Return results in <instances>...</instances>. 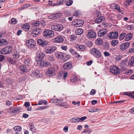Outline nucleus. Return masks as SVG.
<instances>
[{
  "instance_id": "f257e3e1",
  "label": "nucleus",
  "mask_w": 134,
  "mask_h": 134,
  "mask_svg": "<svg viewBox=\"0 0 134 134\" xmlns=\"http://www.w3.org/2000/svg\"><path fill=\"white\" fill-rule=\"evenodd\" d=\"M90 53L95 57L99 58L102 56V54L100 51L97 48H94L91 50Z\"/></svg>"
},
{
  "instance_id": "f03ea898",
  "label": "nucleus",
  "mask_w": 134,
  "mask_h": 134,
  "mask_svg": "<svg viewBox=\"0 0 134 134\" xmlns=\"http://www.w3.org/2000/svg\"><path fill=\"white\" fill-rule=\"evenodd\" d=\"M12 50V47L9 46L2 48L0 51V53L3 54H9L11 53Z\"/></svg>"
},
{
  "instance_id": "7ed1b4c3",
  "label": "nucleus",
  "mask_w": 134,
  "mask_h": 134,
  "mask_svg": "<svg viewBox=\"0 0 134 134\" xmlns=\"http://www.w3.org/2000/svg\"><path fill=\"white\" fill-rule=\"evenodd\" d=\"M110 72L114 75L119 74L120 72V69L115 66H111L110 68Z\"/></svg>"
},
{
  "instance_id": "20e7f679",
  "label": "nucleus",
  "mask_w": 134,
  "mask_h": 134,
  "mask_svg": "<svg viewBox=\"0 0 134 134\" xmlns=\"http://www.w3.org/2000/svg\"><path fill=\"white\" fill-rule=\"evenodd\" d=\"M55 55L57 58L62 59L65 61H67L68 60V59L66 57L67 55L65 54L62 52H59L56 53L55 54Z\"/></svg>"
},
{
  "instance_id": "39448f33",
  "label": "nucleus",
  "mask_w": 134,
  "mask_h": 134,
  "mask_svg": "<svg viewBox=\"0 0 134 134\" xmlns=\"http://www.w3.org/2000/svg\"><path fill=\"white\" fill-rule=\"evenodd\" d=\"M43 36L46 37H53L54 36V33L51 30L45 29L43 32Z\"/></svg>"
},
{
  "instance_id": "423d86ee",
  "label": "nucleus",
  "mask_w": 134,
  "mask_h": 134,
  "mask_svg": "<svg viewBox=\"0 0 134 134\" xmlns=\"http://www.w3.org/2000/svg\"><path fill=\"white\" fill-rule=\"evenodd\" d=\"M26 44L28 48H32L35 47L36 43L34 40L30 39L27 41Z\"/></svg>"
},
{
  "instance_id": "0eeeda50",
  "label": "nucleus",
  "mask_w": 134,
  "mask_h": 134,
  "mask_svg": "<svg viewBox=\"0 0 134 134\" xmlns=\"http://www.w3.org/2000/svg\"><path fill=\"white\" fill-rule=\"evenodd\" d=\"M55 70L54 67H51L49 68L46 72L47 76L48 77H51L54 75Z\"/></svg>"
},
{
  "instance_id": "6e6552de",
  "label": "nucleus",
  "mask_w": 134,
  "mask_h": 134,
  "mask_svg": "<svg viewBox=\"0 0 134 134\" xmlns=\"http://www.w3.org/2000/svg\"><path fill=\"white\" fill-rule=\"evenodd\" d=\"M96 35V33L91 30L88 31L86 37L89 39H91L95 37Z\"/></svg>"
},
{
  "instance_id": "1a4fd4ad",
  "label": "nucleus",
  "mask_w": 134,
  "mask_h": 134,
  "mask_svg": "<svg viewBox=\"0 0 134 134\" xmlns=\"http://www.w3.org/2000/svg\"><path fill=\"white\" fill-rule=\"evenodd\" d=\"M63 28V26L61 24H56L55 25H52L51 26L52 29L59 31H61Z\"/></svg>"
},
{
  "instance_id": "9d476101",
  "label": "nucleus",
  "mask_w": 134,
  "mask_h": 134,
  "mask_svg": "<svg viewBox=\"0 0 134 134\" xmlns=\"http://www.w3.org/2000/svg\"><path fill=\"white\" fill-rule=\"evenodd\" d=\"M56 49L57 48L54 46H48L46 48L45 51L46 53H50L54 52Z\"/></svg>"
},
{
  "instance_id": "9b49d317",
  "label": "nucleus",
  "mask_w": 134,
  "mask_h": 134,
  "mask_svg": "<svg viewBox=\"0 0 134 134\" xmlns=\"http://www.w3.org/2000/svg\"><path fill=\"white\" fill-rule=\"evenodd\" d=\"M118 31L111 32L109 34L108 37L111 39L116 38L118 36Z\"/></svg>"
},
{
  "instance_id": "f8f14e48",
  "label": "nucleus",
  "mask_w": 134,
  "mask_h": 134,
  "mask_svg": "<svg viewBox=\"0 0 134 134\" xmlns=\"http://www.w3.org/2000/svg\"><path fill=\"white\" fill-rule=\"evenodd\" d=\"M45 56V54L43 52L38 51L37 52L36 60H42Z\"/></svg>"
},
{
  "instance_id": "ddd939ff",
  "label": "nucleus",
  "mask_w": 134,
  "mask_h": 134,
  "mask_svg": "<svg viewBox=\"0 0 134 134\" xmlns=\"http://www.w3.org/2000/svg\"><path fill=\"white\" fill-rule=\"evenodd\" d=\"M130 45V43L126 42L121 44L120 46V49L122 51L125 50L128 48Z\"/></svg>"
},
{
  "instance_id": "4468645a",
  "label": "nucleus",
  "mask_w": 134,
  "mask_h": 134,
  "mask_svg": "<svg viewBox=\"0 0 134 134\" xmlns=\"http://www.w3.org/2000/svg\"><path fill=\"white\" fill-rule=\"evenodd\" d=\"M37 43L43 47H45L48 44V42L47 41L42 40L41 39H38Z\"/></svg>"
},
{
  "instance_id": "2eb2a0df",
  "label": "nucleus",
  "mask_w": 134,
  "mask_h": 134,
  "mask_svg": "<svg viewBox=\"0 0 134 134\" xmlns=\"http://www.w3.org/2000/svg\"><path fill=\"white\" fill-rule=\"evenodd\" d=\"M83 23L84 22L83 20H78L74 22V25L75 27H79L82 26Z\"/></svg>"
},
{
  "instance_id": "dca6fc26",
  "label": "nucleus",
  "mask_w": 134,
  "mask_h": 134,
  "mask_svg": "<svg viewBox=\"0 0 134 134\" xmlns=\"http://www.w3.org/2000/svg\"><path fill=\"white\" fill-rule=\"evenodd\" d=\"M72 64L70 62L66 63L63 65V68L64 69L66 70L70 69L72 68Z\"/></svg>"
},
{
  "instance_id": "f3484780",
  "label": "nucleus",
  "mask_w": 134,
  "mask_h": 134,
  "mask_svg": "<svg viewBox=\"0 0 134 134\" xmlns=\"http://www.w3.org/2000/svg\"><path fill=\"white\" fill-rule=\"evenodd\" d=\"M107 32V29H102L99 31L98 34L99 36L101 37L104 36Z\"/></svg>"
},
{
  "instance_id": "a211bd4d",
  "label": "nucleus",
  "mask_w": 134,
  "mask_h": 134,
  "mask_svg": "<svg viewBox=\"0 0 134 134\" xmlns=\"http://www.w3.org/2000/svg\"><path fill=\"white\" fill-rule=\"evenodd\" d=\"M105 18L103 16L100 17H97L95 19V22L97 23H100L104 21L105 20Z\"/></svg>"
},
{
  "instance_id": "6ab92c4d",
  "label": "nucleus",
  "mask_w": 134,
  "mask_h": 134,
  "mask_svg": "<svg viewBox=\"0 0 134 134\" xmlns=\"http://www.w3.org/2000/svg\"><path fill=\"white\" fill-rule=\"evenodd\" d=\"M8 43L7 40L4 39H0V46H2L8 44Z\"/></svg>"
},
{
  "instance_id": "aec40b11",
  "label": "nucleus",
  "mask_w": 134,
  "mask_h": 134,
  "mask_svg": "<svg viewBox=\"0 0 134 134\" xmlns=\"http://www.w3.org/2000/svg\"><path fill=\"white\" fill-rule=\"evenodd\" d=\"M75 48L77 49L84 51L85 48V47L83 45H79L77 44L75 46Z\"/></svg>"
},
{
  "instance_id": "412c9836",
  "label": "nucleus",
  "mask_w": 134,
  "mask_h": 134,
  "mask_svg": "<svg viewBox=\"0 0 134 134\" xmlns=\"http://www.w3.org/2000/svg\"><path fill=\"white\" fill-rule=\"evenodd\" d=\"M110 7L112 9L118 10L119 11V12H121V10L120 9V7L116 4H112L111 5Z\"/></svg>"
},
{
  "instance_id": "4be33fe9",
  "label": "nucleus",
  "mask_w": 134,
  "mask_h": 134,
  "mask_svg": "<svg viewBox=\"0 0 134 134\" xmlns=\"http://www.w3.org/2000/svg\"><path fill=\"white\" fill-rule=\"evenodd\" d=\"M10 109L11 110L10 112L14 113H17L20 111L19 109L18 108L14 107L11 108Z\"/></svg>"
},
{
  "instance_id": "5701e85b",
  "label": "nucleus",
  "mask_w": 134,
  "mask_h": 134,
  "mask_svg": "<svg viewBox=\"0 0 134 134\" xmlns=\"http://www.w3.org/2000/svg\"><path fill=\"white\" fill-rule=\"evenodd\" d=\"M55 42H62L64 40L63 38L61 36H58L57 37L54 39Z\"/></svg>"
},
{
  "instance_id": "b1692460",
  "label": "nucleus",
  "mask_w": 134,
  "mask_h": 134,
  "mask_svg": "<svg viewBox=\"0 0 134 134\" xmlns=\"http://www.w3.org/2000/svg\"><path fill=\"white\" fill-rule=\"evenodd\" d=\"M22 27L24 29V31H27L29 30L30 26V25L28 23H26L22 25Z\"/></svg>"
},
{
  "instance_id": "393cba45",
  "label": "nucleus",
  "mask_w": 134,
  "mask_h": 134,
  "mask_svg": "<svg viewBox=\"0 0 134 134\" xmlns=\"http://www.w3.org/2000/svg\"><path fill=\"white\" fill-rule=\"evenodd\" d=\"M59 106L64 107L65 108H68L70 107V105L66 102H63L58 105Z\"/></svg>"
},
{
  "instance_id": "a878e982",
  "label": "nucleus",
  "mask_w": 134,
  "mask_h": 134,
  "mask_svg": "<svg viewBox=\"0 0 134 134\" xmlns=\"http://www.w3.org/2000/svg\"><path fill=\"white\" fill-rule=\"evenodd\" d=\"M40 29L38 27H37L33 30L32 33L36 36L38 35L40 33Z\"/></svg>"
},
{
  "instance_id": "bb28decb",
  "label": "nucleus",
  "mask_w": 134,
  "mask_h": 134,
  "mask_svg": "<svg viewBox=\"0 0 134 134\" xmlns=\"http://www.w3.org/2000/svg\"><path fill=\"white\" fill-rule=\"evenodd\" d=\"M83 30L81 29H78L75 31V32L76 35H80L82 34L83 33Z\"/></svg>"
},
{
  "instance_id": "cd10ccee",
  "label": "nucleus",
  "mask_w": 134,
  "mask_h": 134,
  "mask_svg": "<svg viewBox=\"0 0 134 134\" xmlns=\"http://www.w3.org/2000/svg\"><path fill=\"white\" fill-rule=\"evenodd\" d=\"M125 36V40L126 41H128L132 38V34L130 33L127 34Z\"/></svg>"
},
{
  "instance_id": "c85d7f7f",
  "label": "nucleus",
  "mask_w": 134,
  "mask_h": 134,
  "mask_svg": "<svg viewBox=\"0 0 134 134\" xmlns=\"http://www.w3.org/2000/svg\"><path fill=\"white\" fill-rule=\"evenodd\" d=\"M70 121L71 122L73 123H76L80 122L79 118L77 117L73 118L70 119Z\"/></svg>"
},
{
  "instance_id": "c756f323",
  "label": "nucleus",
  "mask_w": 134,
  "mask_h": 134,
  "mask_svg": "<svg viewBox=\"0 0 134 134\" xmlns=\"http://www.w3.org/2000/svg\"><path fill=\"white\" fill-rule=\"evenodd\" d=\"M129 64L130 66H133L134 65V57L132 56L130 58L129 62Z\"/></svg>"
},
{
  "instance_id": "7c9ffc66",
  "label": "nucleus",
  "mask_w": 134,
  "mask_h": 134,
  "mask_svg": "<svg viewBox=\"0 0 134 134\" xmlns=\"http://www.w3.org/2000/svg\"><path fill=\"white\" fill-rule=\"evenodd\" d=\"M7 61L9 63L12 64H15L16 62V60L15 59L10 57L7 58Z\"/></svg>"
},
{
  "instance_id": "2f4dec72",
  "label": "nucleus",
  "mask_w": 134,
  "mask_h": 134,
  "mask_svg": "<svg viewBox=\"0 0 134 134\" xmlns=\"http://www.w3.org/2000/svg\"><path fill=\"white\" fill-rule=\"evenodd\" d=\"M20 70L21 71V72H26L27 70L26 68L24 65H21L20 67Z\"/></svg>"
},
{
  "instance_id": "473e14b6",
  "label": "nucleus",
  "mask_w": 134,
  "mask_h": 134,
  "mask_svg": "<svg viewBox=\"0 0 134 134\" xmlns=\"http://www.w3.org/2000/svg\"><path fill=\"white\" fill-rule=\"evenodd\" d=\"M30 130L33 132H35L36 131V130L33 124H31L29 127Z\"/></svg>"
},
{
  "instance_id": "72a5a7b5",
  "label": "nucleus",
  "mask_w": 134,
  "mask_h": 134,
  "mask_svg": "<svg viewBox=\"0 0 134 134\" xmlns=\"http://www.w3.org/2000/svg\"><path fill=\"white\" fill-rule=\"evenodd\" d=\"M96 43L99 45H101L103 44V41L102 39L98 38L96 41Z\"/></svg>"
},
{
  "instance_id": "f704fd0d",
  "label": "nucleus",
  "mask_w": 134,
  "mask_h": 134,
  "mask_svg": "<svg viewBox=\"0 0 134 134\" xmlns=\"http://www.w3.org/2000/svg\"><path fill=\"white\" fill-rule=\"evenodd\" d=\"M13 130L15 131H20L22 129V128L21 126H17L14 127L13 128Z\"/></svg>"
},
{
  "instance_id": "c9c22d12",
  "label": "nucleus",
  "mask_w": 134,
  "mask_h": 134,
  "mask_svg": "<svg viewBox=\"0 0 134 134\" xmlns=\"http://www.w3.org/2000/svg\"><path fill=\"white\" fill-rule=\"evenodd\" d=\"M40 24V21H37L34 22L32 24V26L34 27V26H39Z\"/></svg>"
},
{
  "instance_id": "e433bc0d",
  "label": "nucleus",
  "mask_w": 134,
  "mask_h": 134,
  "mask_svg": "<svg viewBox=\"0 0 134 134\" xmlns=\"http://www.w3.org/2000/svg\"><path fill=\"white\" fill-rule=\"evenodd\" d=\"M37 62V65L41 66H43V61H42V60H36Z\"/></svg>"
},
{
  "instance_id": "4c0bfd02",
  "label": "nucleus",
  "mask_w": 134,
  "mask_h": 134,
  "mask_svg": "<svg viewBox=\"0 0 134 134\" xmlns=\"http://www.w3.org/2000/svg\"><path fill=\"white\" fill-rule=\"evenodd\" d=\"M25 64L26 66L28 65L30 63V60L29 58H26L24 61Z\"/></svg>"
},
{
  "instance_id": "58836bf2",
  "label": "nucleus",
  "mask_w": 134,
  "mask_h": 134,
  "mask_svg": "<svg viewBox=\"0 0 134 134\" xmlns=\"http://www.w3.org/2000/svg\"><path fill=\"white\" fill-rule=\"evenodd\" d=\"M65 4L68 6H70L73 3V1L72 0H68L66 1Z\"/></svg>"
},
{
  "instance_id": "ea45409f",
  "label": "nucleus",
  "mask_w": 134,
  "mask_h": 134,
  "mask_svg": "<svg viewBox=\"0 0 134 134\" xmlns=\"http://www.w3.org/2000/svg\"><path fill=\"white\" fill-rule=\"evenodd\" d=\"M43 103L44 104V105H46L47 104V102L45 100H40L39 102V103L37 104L38 105H42ZM37 104L35 105H36Z\"/></svg>"
},
{
  "instance_id": "a19ab883",
  "label": "nucleus",
  "mask_w": 134,
  "mask_h": 134,
  "mask_svg": "<svg viewBox=\"0 0 134 134\" xmlns=\"http://www.w3.org/2000/svg\"><path fill=\"white\" fill-rule=\"evenodd\" d=\"M66 1V0H57V5H62Z\"/></svg>"
},
{
  "instance_id": "79ce46f5",
  "label": "nucleus",
  "mask_w": 134,
  "mask_h": 134,
  "mask_svg": "<svg viewBox=\"0 0 134 134\" xmlns=\"http://www.w3.org/2000/svg\"><path fill=\"white\" fill-rule=\"evenodd\" d=\"M125 36L126 34L125 33L121 34L119 36V38L120 40H122Z\"/></svg>"
},
{
  "instance_id": "37998d69",
  "label": "nucleus",
  "mask_w": 134,
  "mask_h": 134,
  "mask_svg": "<svg viewBox=\"0 0 134 134\" xmlns=\"http://www.w3.org/2000/svg\"><path fill=\"white\" fill-rule=\"evenodd\" d=\"M77 78L75 76H74L71 78L70 81L72 83H74L77 81Z\"/></svg>"
},
{
  "instance_id": "c03bdc74",
  "label": "nucleus",
  "mask_w": 134,
  "mask_h": 134,
  "mask_svg": "<svg viewBox=\"0 0 134 134\" xmlns=\"http://www.w3.org/2000/svg\"><path fill=\"white\" fill-rule=\"evenodd\" d=\"M118 41L115 40H113L111 42V43L112 45L113 46H116L118 44Z\"/></svg>"
},
{
  "instance_id": "a18cd8bd",
  "label": "nucleus",
  "mask_w": 134,
  "mask_h": 134,
  "mask_svg": "<svg viewBox=\"0 0 134 134\" xmlns=\"http://www.w3.org/2000/svg\"><path fill=\"white\" fill-rule=\"evenodd\" d=\"M48 60L50 62H52L55 59L53 55H51L48 57Z\"/></svg>"
},
{
  "instance_id": "49530a36",
  "label": "nucleus",
  "mask_w": 134,
  "mask_h": 134,
  "mask_svg": "<svg viewBox=\"0 0 134 134\" xmlns=\"http://www.w3.org/2000/svg\"><path fill=\"white\" fill-rule=\"evenodd\" d=\"M62 14L61 13H57L54 14V17L56 18H59L62 16Z\"/></svg>"
},
{
  "instance_id": "de8ad7c7",
  "label": "nucleus",
  "mask_w": 134,
  "mask_h": 134,
  "mask_svg": "<svg viewBox=\"0 0 134 134\" xmlns=\"http://www.w3.org/2000/svg\"><path fill=\"white\" fill-rule=\"evenodd\" d=\"M30 6V5L29 4H25L21 8V10H23L29 7Z\"/></svg>"
},
{
  "instance_id": "09e8293b",
  "label": "nucleus",
  "mask_w": 134,
  "mask_h": 134,
  "mask_svg": "<svg viewBox=\"0 0 134 134\" xmlns=\"http://www.w3.org/2000/svg\"><path fill=\"white\" fill-rule=\"evenodd\" d=\"M51 65V64L49 62L43 61V66L47 67L50 66Z\"/></svg>"
},
{
  "instance_id": "8fccbe9b",
  "label": "nucleus",
  "mask_w": 134,
  "mask_h": 134,
  "mask_svg": "<svg viewBox=\"0 0 134 134\" xmlns=\"http://www.w3.org/2000/svg\"><path fill=\"white\" fill-rule=\"evenodd\" d=\"M17 20L14 18H12L11 20V24H15L17 23Z\"/></svg>"
},
{
  "instance_id": "3c124183",
  "label": "nucleus",
  "mask_w": 134,
  "mask_h": 134,
  "mask_svg": "<svg viewBox=\"0 0 134 134\" xmlns=\"http://www.w3.org/2000/svg\"><path fill=\"white\" fill-rule=\"evenodd\" d=\"M69 52L73 55H75L77 53L72 48H70L69 49Z\"/></svg>"
},
{
  "instance_id": "603ef678",
  "label": "nucleus",
  "mask_w": 134,
  "mask_h": 134,
  "mask_svg": "<svg viewBox=\"0 0 134 134\" xmlns=\"http://www.w3.org/2000/svg\"><path fill=\"white\" fill-rule=\"evenodd\" d=\"M91 132V130L90 129L84 130L82 132V133H85L86 134H89Z\"/></svg>"
},
{
  "instance_id": "864d4df0",
  "label": "nucleus",
  "mask_w": 134,
  "mask_h": 134,
  "mask_svg": "<svg viewBox=\"0 0 134 134\" xmlns=\"http://www.w3.org/2000/svg\"><path fill=\"white\" fill-rule=\"evenodd\" d=\"M39 73V72L38 70H35L33 72V75L35 76L38 75Z\"/></svg>"
},
{
  "instance_id": "5fc2aeb1",
  "label": "nucleus",
  "mask_w": 134,
  "mask_h": 134,
  "mask_svg": "<svg viewBox=\"0 0 134 134\" xmlns=\"http://www.w3.org/2000/svg\"><path fill=\"white\" fill-rule=\"evenodd\" d=\"M132 72V71L131 70H127L125 71V73L127 75L131 74Z\"/></svg>"
},
{
  "instance_id": "6e6d98bb",
  "label": "nucleus",
  "mask_w": 134,
  "mask_h": 134,
  "mask_svg": "<svg viewBox=\"0 0 134 134\" xmlns=\"http://www.w3.org/2000/svg\"><path fill=\"white\" fill-rule=\"evenodd\" d=\"M87 118V117L86 116H83L81 118H79V120L80 122L83 121Z\"/></svg>"
},
{
  "instance_id": "4d7b16f0",
  "label": "nucleus",
  "mask_w": 134,
  "mask_h": 134,
  "mask_svg": "<svg viewBox=\"0 0 134 134\" xmlns=\"http://www.w3.org/2000/svg\"><path fill=\"white\" fill-rule=\"evenodd\" d=\"M129 50L130 53H134V47L132 46L131 48L129 49Z\"/></svg>"
},
{
  "instance_id": "13d9d810",
  "label": "nucleus",
  "mask_w": 134,
  "mask_h": 134,
  "mask_svg": "<svg viewBox=\"0 0 134 134\" xmlns=\"http://www.w3.org/2000/svg\"><path fill=\"white\" fill-rule=\"evenodd\" d=\"M86 44L88 47H91L92 46V42L91 41H88L86 43Z\"/></svg>"
},
{
  "instance_id": "bf43d9fd",
  "label": "nucleus",
  "mask_w": 134,
  "mask_h": 134,
  "mask_svg": "<svg viewBox=\"0 0 134 134\" xmlns=\"http://www.w3.org/2000/svg\"><path fill=\"white\" fill-rule=\"evenodd\" d=\"M98 109L97 108L93 109H90L89 112H94L98 111Z\"/></svg>"
},
{
  "instance_id": "052dcab7",
  "label": "nucleus",
  "mask_w": 134,
  "mask_h": 134,
  "mask_svg": "<svg viewBox=\"0 0 134 134\" xmlns=\"http://www.w3.org/2000/svg\"><path fill=\"white\" fill-rule=\"evenodd\" d=\"M46 22L43 20H42L40 23V25L42 27H44L45 25Z\"/></svg>"
},
{
  "instance_id": "680f3d73",
  "label": "nucleus",
  "mask_w": 134,
  "mask_h": 134,
  "mask_svg": "<svg viewBox=\"0 0 134 134\" xmlns=\"http://www.w3.org/2000/svg\"><path fill=\"white\" fill-rule=\"evenodd\" d=\"M104 54L105 57H108L110 55V54L109 53L106 51L104 52Z\"/></svg>"
},
{
  "instance_id": "e2e57ef3",
  "label": "nucleus",
  "mask_w": 134,
  "mask_h": 134,
  "mask_svg": "<svg viewBox=\"0 0 134 134\" xmlns=\"http://www.w3.org/2000/svg\"><path fill=\"white\" fill-rule=\"evenodd\" d=\"M68 73L67 72H64L63 74V78L64 80L65 79L66 77L67 76Z\"/></svg>"
},
{
  "instance_id": "0e129e2a",
  "label": "nucleus",
  "mask_w": 134,
  "mask_h": 134,
  "mask_svg": "<svg viewBox=\"0 0 134 134\" xmlns=\"http://www.w3.org/2000/svg\"><path fill=\"white\" fill-rule=\"evenodd\" d=\"M49 106L47 105L46 106H42L40 107V109L43 110V109H45L48 108Z\"/></svg>"
},
{
  "instance_id": "69168bd1",
  "label": "nucleus",
  "mask_w": 134,
  "mask_h": 134,
  "mask_svg": "<svg viewBox=\"0 0 134 134\" xmlns=\"http://www.w3.org/2000/svg\"><path fill=\"white\" fill-rule=\"evenodd\" d=\"M93 63V61L92 60H91L87 62H86V64L88 65H91V64Z\"/></svg>"
},
{
  "instance_id": "338daca9",
  "label": "nucleus",
  "mask_w": 134,
  "mask_h": 134,
  "mask_svg": "<svg viewBox=\"0 0 134 134\" xmlns=\"http://www.w3.org/2000/svg\"><path fill=\"white\" fill-rule=\"evenodd\" d=\"M61 48L63 50L65 51H66L67 49V47L66 46H62L61 47Z\"/></svg>"
},
{
  "instance_id": "774afa93",
  "label": "nucleus",
  "mask_w": 134,
  "mask_h": 134,
  "mask_svg": "<svg viewBox=\"0 0 134 134\" xmlns=\"http://www.w3.org/2000/svg\"><path fill=\"white\" fill-rule=\"evenodd\" d=\"M13 57L15 59L18 58L19 57V55L18 54H16V53L15 54H13Z\"/></svg>"
}]
</instances>
